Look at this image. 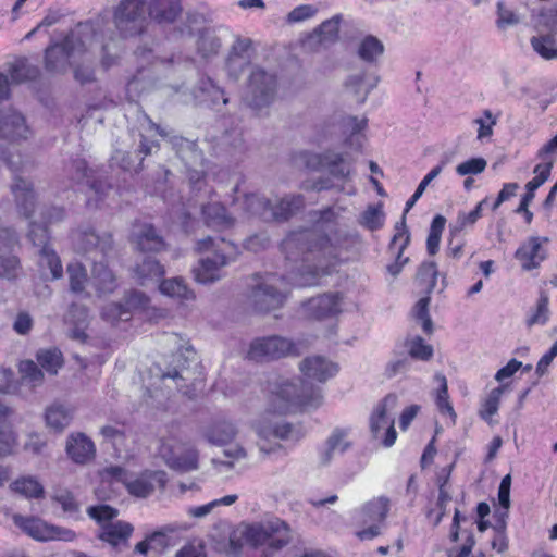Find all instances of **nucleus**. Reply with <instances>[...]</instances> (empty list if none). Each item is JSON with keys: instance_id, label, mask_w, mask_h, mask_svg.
Listing matches in <instances>:
<instances>
[{"instance_id": "obj_48", "label": "nucleus", "mask_w": 557, "mask_h": 557, "mask_svg": "<svg viewBox=\"0 0 557 557\" xmlns=\"http://www.w3.org/2000/svg\"><path fill=\"white\" fill-rule=\"evenodd\" d=\"M408 355L412 359L429 361L434 354L433 347L419 336H408L405 342Z\"/></svg>"}, {"instance_id": "obj_31", "label": "nucleus", "mask_w": 557, "mask_h": 557, "mask_svg": "<svg viewBox=\"0 0 557 557\" xmlns=\"http://www.w3.org/2000/svg\"><path fill=\"white\" fill-rule=\"evenodd\" d=\"M162 457L165 465L180 472H189L198 469L199 454L196 448H187L177 454L172 448L163 447Z\"/></svg>"}, {"instance_id": "obj_52", "label": "nucleus", "mask_w": 557, "mask_h": 557, "mask_svg": "<svg viewBox=\"0 0 557 557\" xmlns=\"http://www.w3.org/2000/svg\"><path fill=\"white\" fill-rule=\"evenodd\" d=\"M549 319L548 296L544 293L541 294L536 308L532 311L525 320V325L531 329L534 325H544Z\"/></svg>"}, {"instance_id": "obj_49", "label": "nucleus", "mask_w": 557, "mask_h": 557, "mask_svg": "<svg viewBox=\"0 0 557 557\" xmlns=\"http://www.w3.org/2000/svg\"><path fill=\"white\" fill-rule=\"evenodd\" d=\"M509 388L508 384H502L498 387L493 388L487 397L482 403V407L480 409V417L485 420L490 421L491 418L497 413L500 398L503 394Z\"/></svg>"}, {"instance_id": "obj_30", "label": "nucleus", "mask_w": 557, "mask_h": 557, "mask_svg": "<svg viewBox=\"0 0 557 557\" xmlns=\"http://www.w3.org/2000/svg\"><path fill=\"white\" fill-rule=\"evenodd\" d=\"M222 48V38L213 28H203L198 32L196 39V53L202 62H210L219 55Z\"/></svg>"}, {"instance_id": "obj_62", "label": "nucleus", "mask_w": 557, "mask_h": 557, "mask_svg": "<svg viewBox=\"0 0 557 557\" xmlns=\"http://www.w3.org/2000/svg\"><path fill=\"white\" fill-rule=\"evenodd\" d=\"M360 223L370 231L380 230L384 225V213L379 207L370 206L361 214Z\"/></svg>"}, {"instance_id": "obj_34", "label": "nucleus", "mask_w": 557, "mask_h": 557, "mask_svg": "<svg viewBox=\"0 0 557 557\" xmlns=\"http://www.w3.org/2000/svg\"><path fill=\"white\" fill-rule=\"evenodd\" d=\"M201 213L206 225L216 231L228 230L235 224V219L227 213L226 208L220 202L202 206Z\"/></svg>"}, {"instance_id": "obj_26", "label": "nucleus", "mask_w": 557, "mask_h": 557, "mask_svg": "<svg viewBox=\"0 0 557 557\" xmlns=\"http://www.w3.org/2000/svg\"><path fill=\"white\" fill-rule=\"evenodd\" d=\"M255 430L261 440L271 438L294 440L297 438V431L288 422L271 420L268 416L261 417L255 424Z\"/></svg>"}, {"instance_id": "obj_6", "label": "nucleus", "mask_w": 557, "mask_h": 557, "mask_svg": "<svg viewBox=\"0 0 557 557\" xmlns=\"http://www.w3.org/2000/svg\"><path fill=\"white\" fill-rule=\"evenodd\" d=\"M242 536L253 547L269 545L273 549H281L292 540L288 524L280 519L246 524Z\"/></svg>"}, {"instance_id": "obj_41", "label": "nucleus", "mask_w": 557, "mask_h": 557, "mask_svg": "<svg viewBox=\"0 0 557 557\" xmlns=\"http://www.w3.org/2000/svg\"><path fill=\"white\" fill-rule=\"evenodd\" d=\"M324 169L333 178L345 183L350 178L352 165L344 154L327 151Z\"/></svg>"}, {"instance_id": "obj_33", "label": "nucleus", "mask_w": 557, "mask_h": 557, "mask_svg": "<svg viewBox=\"0 0 557 557\" xmlns=\"http://www.w3.org/2000/svg\"><path fill=\"white\" fill-rule=\"evenodd\" d=\"M133 525L124 521L106 523L101 525L99 537L112 545L116 549H122L128 545V539L133 533Z\"/></svg>"}, {"instance_id": "obj_39", "label": "nucleus", "mask_w": 557, "mask_h": 557, "mask_svg": "<svg viewBox=\"0 0 557 557\" xmlns=\"http://www.w3.org/2000/svg\"><path fill=\"white\" fill-rule=\"evenodd\" d=\"M164 275V268L151 257H146L134 268V276L138 284L146 286L157 283Z\"/></svg>"}, {"instance_id": "obj_53", "label": "nucleus", "mask_w": 557, "mask_h": 557, "mask_svg": "<svg viewBox=\"0 0 557 557\" xmlns=\"http://www.w3.org/2000/svg\"><path fill=\"white\" fill-rule=\"evenodd\" d=\"M435 379H436V381L440 382V387L437 389L436 399H435L437 409L440 410V412L442 414H449L451 417L453 421H455L456 413H455V410L448 399V387H447L446 377L442 374H436Z\"/></svg>"}, {"instance_id": "obj_59", "label": "nucleus", "mask_w": 557, "mask_h": 557, "mask_svg": "<svg viewBox=\"0 0 557 557\" xmlns=\"http://www.w3.org/2000/svg\"><path fill=\"white\" fill-rule=\"evenodd\" d=\"M550 163H539L534 170L533 173L535 176L527 183L525 188V195H531L532 198L535 197V190L540 188L549 177L550 175Z\"/></svg>"}, {"instance_id": "obj_54", "label": "nucleus", "mask_w": 557, "mask_h": 557, "mask_svg": "<svg viewBox=\"0 0 557 557\" xmlns=\"http://www.w3.org/2000/svg\"><path fill=\"white\" fill-rule=\"evenodd\" d=\"M0 417V458L10 456L16 446V434L12 426L2 421Z\"/></svg>"}, {"instance_id": "obj_32", "label": "nucleus", "mask_w": 557, "mask_h": 557, "mask_svg": "<svg viewBox=\"0 0 557 557\" xmlns=\"http://www.w3.org/2000/svg\"><path fill=\"white\" fill-rule=\"evenodd\" d=\"M11 190L14 195L17 210L25 218H30L34 212L36 195L33 184L21 177H15L11 185Z\"/></svg>"}, {"instance_id": "obj_24", "label": "nucleus", "mask_w": 557, "mask_h": 557, "mask_svg": "<svg viewBox=\"0 0 557 557\" xmlns=\"http://www.w3.org/2000/svg\"><path fill=\"white\" fill-rule=\"evenodd\" d=\"M66 454L75 463L85 465L96 455V446L85 433H71L66 441Z\"/></svg>"}, {"instance_id": "obj_51", "label": "nucleus", "mask_w": 557, "mask_h": 557, "mask_svg": "<svg viewBox=\"0 0 557 557\" xmlns=\"http://www.w3.org/2000/svg\"><path fill=\"white\" fill-rule=\"evenodd\" d=\"M11 488L28 498H39L44 495L42 485L33 476H23L11 484Z\"/></svg>"}, {"instance_id": "obj_15", "label": "nucleus", "mask_w": 557, "mask_h": 557, "mask_svg": "<svg viewBox=\"0 0 557 557\" xmlns=\"http://www.w3.org/2000/svg\"><path fill=\"white\" fill-rule=\"evenodd\" d=\"M72 240L75 249L87 255L91 261L92 258L106 259L113 249V240L110 234L99 235L91 228L76 231L72 235Z\"/></svg>"}, {"instance_id": "obj_50", "label": "nucleus", "mask_w": 557, "mask_h": 557, "mask_svg": "<svg viewBox=\"0 0 557 557\" xmlns=\"http://www.w3.org/2000/svg\"><path fill=\"white\" fill-rule=\"evenodd\" d=\"M159 289L162 294L170 297H176L181 299L194 298V293L187 287L182 277L163 280L159 285Z\"/></svg>"}, {"instance_id": "obj_22", "label": "nucleus", "mask_w": 557, "mask_h": 557, "mask_svg": "<svg viewBox=\"0 0 557 557\" xmlns=\"http://www.w3.org/2000/svg\"><path fill=\"white\" fill-rule=\"evenodd\" d=\"M250 47L251 40L249 38H244L240 36H237L233 45L231 46V49L225 59V66L230 77H232L233 79H238L245 66L248 64V51Z\"/></svg>"}, {"instance_id": "obj_13", "label": "nucleus", "mask_w": 557, "mask_h": 557, "mask_svg": "<svg viewBox=\"0 0 557 557\" xmlns=\"http://www.w3.org/2000/svg\"><path fill=\"white\" fill-rule=\"evenodd\" d=\"M13 522L24 533L36 541H65L72 542L76 539L73 530L62 527L48 524L46 521L36 517H24L22 515H14Z\"/></svg>"}, {"instance_id": "obj_17", "label": "nucleus", "mask_w": 557, "mask_h": 557, "mask_svg": "<svg viewBox=\"0 0 557 557\" xmlns=\"http://www.w3.org/2000/svg\"><path fill=\"white\" fill-rule=\"evenodd\" d=\"M389 502L386 497H377L368 502L359 511V521L369 524L357 532L360 540H372L380 534L379 523L383 522L388 512Z\"/></svg>"}, {"instance_id": "obj_60", "label": "nucleus", "mask_w": 557, "mask_h": 557, "mask_svg": "<svg viewBox=\"0 0 557 557\" xmlns=\"http://www.w3.org/2000/svg\"><path fill=\"white\" fill-rule=\"evenodd\" d=\"M101 317L112 324L117 321H127L131 318L129 309L121 302L106 305L101 310Z\"/></svg>"}, {"instance_id": "obj_55", "label": "nucleus", "mask_w": 557, "mask_h": 557, "mask_svg": "<svg viewBox=\"0 0 557 557\" xmlns=\"http://www.w3.org/2000/svg\"><path fill=\"white\" fill-rule=\"evenodd\" d=\"M342 15H334L332 18L324 21L315 30L313 36H318L321 42L333 41L337 38Z\"/></svg>"}, {"instance_id": "obj_64", "label": "nucleus", "mask_w": 557, "mask_h": 557, "mask_svg": "<svg viewBox=\"0 0 557 557\" xmlns=\"http://www.w3.org/2000/svg\"><path fill=\"white\" fill-rule=\"evenodd\" d=\"M90 518L102 525L106 523H114L112 520L116 518L117 510L109 505L91 506L87 509Z\"/></svg>"}, {"instance_id": "obj_18", "label": "nucleus", "mask_w": 557, "mask_h": 557, "mask_svg": "<svg viewBox=\"0 0 557 557\" xmlns=\"http://www.w3.org/2000/svg\"><path fill=\"white\" fill-rule=\"evenodd\" d=\"M342 298L338 293L323 294L304 304L308 317L315 320L333 318L341 312Z\"/></svg>"}, {"instance_id": "obj_23", "label": "nucleus", "mask_w": 557, "mask_h": 557, "mask_svg": "<svg viewBox=\"0 0 557 557\" xmlns=\"http://www.w3.org/2000/svg\"><path fill=\"white\" fill-rule=\"evenodd\" d=\"M131 239L141 251L158 252L164 248L163 237L156 227L148 223H136L133 225Z\"/></svg>"}, {"instance_id": "obj_45", "label": "nucleus", "mask_w": 557, "mask_h": 557, "mask_svg": "<svg viewBox=\"0 0 557 557\" xmlns=\"http://www.w3.org/2000/svg\"><path fill=\"white\" fill-rule=\"evenodd\" d=\"M22 383L30 388L44 384L45 373L34 360H23L18 364Z\"/></svg>"}, {"instance_id": "obj_57", "label": "nucleus", "mask_w": 557, "mask_h": 557, "mask_svg": "<svg viewBox=\"0 0 557 557\" xmlns=\"http://www.w3.org/2000/svg\"><path fill=\"white\" fill-rule=\"evenodd\" d=\"M437 274L438 272L435 262L424 261L418 269L417 278L420 282V284L425 285L426 292L431 293L436 285Z\"/></svg>"}, {"instance_id": "obj_14", "label": "nucleus", "mask_w": 557, "mask_h": 557, "mask_svg": "<svg viewBox=\"0 0 557 557\" xmlns=\"http://www.w3.org/2000/svg\"><path fill=\"white\" fill-rule=\"evenodd\" d=\"M535 23L539 28L546 29L549 33L531 38L533 50L545 60L557 59V42L553 36V34L557 35V7L541 11Z\"/></svg>"}, {"instance_id": "obj_9", "label": "nucleus", "mask_w": 557, "mask_h": 557, "mask_svg": "<svg viewBox=\"0 0 557 557\" xmlns=\"http://www.w3.org/2000/svg\"><path fill=\"white\" fill-rule=\"evenodd\" d=\"M86 52L82 38L71 32L60 42L50 44L45 50V69L51 73H64L72 65V59Z\"/></svg>"}, {"instance_id": "obj_35", "label": "nucleus", "mask_w": 557, "mask_h": 557, "mask_svg": "<svg viewBox=\"0 0 557 557\" xmlns=\"http://www.w3.org/2000/svg\"><path fill=\"white\" fill-rule=\"evenodd\" d=\"M91 283L99 295L110 294L116 288V280L104 259L92 258Z\"/></svg>"}, {"instance_id": "obj_56", "label": "nucleus", "mask_w": 557, "mask_h": 557, "mask_svg": "<svg viewBox=\"0 0 557 557\" xmlns=\"http://www.w3.org/2000/svg\"><path fill=\"white\" fill-rule=\"evenodd\" d=\"M67 274L70 281V289L75 294H81L85 289L87 274L85 268L81 263H70L67 265Z\"/></svg>"}, {"instance_id": "obj_21", "label": "nucleus", "mask_w": 557, "mask_h": 557, "mask_svg": "<svg viewBox=\"0 0 557 557\" xmlns=\"http://www.w3.org/2000/svg\"><path fill=\"white\" fill-rule=\"evenodd\" d=\"M547 242L546 237L533 236L518 248L515 257L521 262L523 270L536 269L546 259V251L542 244Z\"/></svg>"}, {"instance_id": "obj_20", "label": "nucleus", "mask_w": 557, "mask_h": 557, "mask_svg": "<svg viewBox=\"0 0 557 557\" xmlns=\"http://www.w3.org/2000/svg\"><path fill=\"white\" fill-rule=\"evenodd\" d=\"M193 95L199 103L212 108H218L220 104H226L228 102L225 90L209 76L199 78L194 87Z\"/></svg>"}, {"instance_id": "obj_11", "label": "nucleus", "mask_w": 557, "mask_h": 557, "mask_svg": "<svg viewBox=\"0 0 557 557\" xmlns=\"http://www.w3.org/2000/svg\"><path fill=\"white\" fill-rule=\"evenodd\" d=\"M147 5V0H121L114 8L113 21L124 37L143 33L146 25Z\"/></svg>"}, {"instance_id": "obj_63", "label": "nucleus", "mask_w": 557, "mask_h": 557, "mask_svg": "<svg viewBox=\"0 0 557 557\" xmlns=\"http://www.w3.org/2000/svg\"><path fill=\"white\" fill-rule=\"evenodd\" d=\"M487 166V161L482 158H471L459 163L456 166V173L460 176L476 175L482 173Z\"/></svg>"}, {"instance_id": "obj_10", "label": "nucleus", "mask_w": 557, "mask_h": 557, "mask_svg": "<svg viewBox=\"0 0 557 557\" xmlns=\"http://www.w3.org/2000/svg\"><path fill=\"white\" fill-rule=\"evenodd\" d=\"M398 397L396 394H387L373 409L369 425L374 438L380 440L385 447H391L397 433L394 426V411L397 407Z\"/></svg>"}, {"instance_id": "obj_1", "label": "nucleus", "mask_w": 557, "mask_h": 557, "mask_svg": "<svg viewBox=\"0 0 557 557\" xmlns=\"http://www.w3.org/2000/svg\"><path fill=\"white\" fill-rule=\"evenodd\" d=\"M285 255L287 274H268L258 282L249 296L253 308L268 312L280 308L285 298V281L295 286H311L326 273L331 260L337 257V249L331 239L314 228L292 231L281 244Z\"/></svg>"}, {"instance_id": "obj_61", "label": "nucleus", "mask_w": 557, "mask_h": 557, "mask_svg": "<svg viewBox=\"0 0 557 557\" xmlns=\"http://www.w3.org/2000/svg\"><path fill=\"white\" fill-rule=\"evenodd\" d=\"M22 268L20 259L16 256H1L0 255V277L9 281L15 280L21 274Z\"/></svg>"}, {"instance_id": "obj_5", "label": "nucleus", "mask_w": 557, "mask_h": 557, "mask_svg": "<svg viewBox=\"0 0 557 557\" xmlns=\"http://www.w3.org/2000/svg\"><path fill=\"white\" fill-rule=\"evenodd\" d=\"M101 476L103 480L111 479L123 483L131 495L140 498L148 497L157 487L163 490L168 482L166 473L162 470H146L137 476H132L117 466L103 469Z\"/></svg>"}, {"instance_id": "obj_37", "label": "nucleus", "mask_w": 557, "mask_h": 557, "mask_svg": "<svg viewBox=\"0 0 557 557\" xmlns=\"http://www.w3.org/2000/svg\"><path fill=\"white\" fill-rule=\"evenodd\" d=\"M170 143L175 149L177 156L185 162L186 166H198L203 163V156L197 148L196 141L181 136H172Z\"/></svg>"}, {"instance_id": "obj_29", "label": "nucleus", "mask_w": 557, "mask_h": 557, "mask_svg": "<svg viewBox=\"0 0 557 557\" xmlns=\"http://www.w3.org/2000/svg\"><path fill=\"white\" fill-rule=\"evenodd\" d=\"M65 323L69 325V336L72 339L79 343L87 341L89 315L85 306L73 304L65 315Z\"/></svg>"}, {"instance_id": "obj_40", "label": "nucleus", "mask_w": 557, "mask_h": 557, "mask_svg": "<svg viewBox=\"0 0 557 557\" xmlns=\"http://www.w3.org/2000/svg\"><path fill=\"white\" fill-rule=\"evenodd\" d=\"M244 213L258 216L263 221L269 222L271 200L267 197L257 194H245L243 201L239 203Z\"/></svg>"}, {"instance_id": "obj_8", "label": "nucleus", "mask_w": 557, "mask_h": 557, "mask_svg": "<svg viewBox=\"0 0 557 557\" xmlns=\"http://www.w3.org/2000/svg\"><path fill=\"white\" fill-rule=\"evenodd\" d=\"M307 346L304 342L278 335L256 338L251 342L248 350V358L255 361H269L287 356H299Z\"/></svg>"}, {"instance_id": "obj_25", "label": "nucleus", "mask_w": 557, "mask_h": 557, "mask_svg": "<svg viewBox=\"0 0 557 557\" xmlns=\"http://www.w3.org/2000/svg\"><path fill=\"white\" fill-rule=\"evenodd\" d=\"M348 435V429L336 428L332 431L319 450V461L322 466L330 465L336 454H344L350 448Z\"/></svg>"}, {"instance_id": "obj_27", "label": "nucleus", "mask_w": 557, "mask_h": 557, "mask_svg": "<svg viewBox=\"0 0 557 557\" xmlns=\"http://www.w3.org/2000/svg\"><path fill=\"white\" fill-rule=\"evenodd\" d=\"M147 12L159 24H172L182 14V0H149Z\"/></svg>"}, {"instance_id": "obj_28", "label": "nucleus", "mask_w": 557, "mask_h": 557, "mask_svg": "<svg viewBox=\"0 0 557 557\" xmlns=\"http://www.w3.org/2000/svg\"><path fill=\"white\" fill-rule=\"evenodd\" d=\"M305 207V198L300 194H288L271 202L269 221L285 222L301 211Z\"/></svg>"}, {"instance_id": "obj_3", "label": "nucleus", "mask_w": 557, "mask_h": 557, "mask_svg": "<svg viewBox=\"0 0 557 557\" xmlns=\"http://www.w3.org/2000/svg\"><path fill=\"white\" fill-rule=\"evenodd\" d=\"M323 400L319 386H314L300 379L277 380L271 389L270 410L285 414L293 409H315Z\"/></svg>"}, {"instance_id": "obj_12", "label": "nucleus", "mask_w": 557, "mask_h": 557, "mask_svg": "<svg viewBox=\"0 0 557 557\" xmlns=\"http://www.w3.org/2000/svg\"><path fill=\"white\" fill-rule=\"evenodd\" d=\"M275 95V76L260 67L252 70L245 94L246 103L253 110L260 111L274 101Z\"/></svg>"}, {"instance_id": "obj_42", "label": "nucleus", "mask_w": 557, "mask_h": 557, "mask_svg": "<svg viewBox=\"0 0 557 557\" xmlns=\"http://www.w3.org/2000/svg\"><path fill=\"white\" fill-rule=\"evenodd\" d=\"M39 368L48 375H57L64 364L63 354L58 348L39 349L36 352V361Z\"/></svg>"}, {"instance_id": "obj_7", "label": "nucleus", "mask_w": 557, "mask_h": 557, "mask_svg": "<svg viewBox=\"0 0 557 557\" xmlns=\"http://www.w3.org/2000/svg\"><path fill=\"white\" fill-rule=\"evenodd\" d=\"M64 172L74 184L85 183L88 187L86 205L98 208L106 198L111 185L98 172L89 170L84 159H74L65 165Z\"/></svg>"}, {"instance_id": "obj_47", "label": "nucleus", "mask_w": 557, "mask_h": 557, "mask_svg": "<svg viewBox=\"0 0 557 557\" xmlns=\"http://www.w3.org/2000/svg\"><path fill=\"white\" fill-rule=\"evenodd\" d=\"M384 52L383 42L375 36H366L358 48V55L368 63H374Z\"/></svg>"}, {"instance_id": "obj_44", "label": "nucleus", "mask_w": 557, "mask_h": 557, "mask_svg": "<svg viewBox=\"0 0 557 557\" xmlns=\"http://www.w3.org/2000/svg\"><path fill=\"white\" fill-rule=\"evenodd\" d=\"M409 240L410 236L408 230H404V232H396V234L392 238V242L389 244L391 249L395 248L397 243L400 242L396 260L387 265V272L393 276H397L401 272L403 267L409 261V258L407 257L401 258L404 250L409 244Z\"/></svg>"}, {"instance_id": "obj_19", "label": "nucleus", "mask_w": 557, "mask_h": 557, "mask_svg": "<svg viewBox=\"0 0 557 557\" xmlns=\"http://www.w3.org/2000/svg\"><path fill=\"white\" fill-rule=\"evenodd\" d=\"M299 369L305 377L320 383L326 382L338 372V366L323 356L305 358L300 362Z\"/></svg>"}, {"instance_id": "obj_4", "label": "nucleus", "mask_w": 557, "mask_h": 557, "mask_svg": "<svg viewBox=\"0 0 557 557\" xmlns=\"http://www.w3.org/2000/svg\"><path fill=\"white\" fill-rule=\"evenodd\" d=\"M64 210L52 207L41 212L44 223L30 222L27 238L33 246L38 248V265L42 272L49 270L52 280L60 278L63 274L61 260L50 245V236L46 223L61 221L64 218ZM46 275V273H44Z\"/></svg>"}, {"instance_id": "obj_46", "label": "nucleus", "mask_w": 557, "mask_h": 557, "mask_svg": "<svg viewBox=\"0 0 557 557\" xmlns=\"http://www.w3.org/2000/svg\"><path fill=\"white\" fill-rule=\"evenodd\" d=\"M487 202V198L481 200L475 208L470 212H458L456 221L454 224H450L449 232L451 237L456 234L460 233L462 230L473 226L479 219L482 216L483 207Z\"/></svg>"}, {"instance_id": "obj_58", "label": "nucleus", "mask_w": 557, "mask_h": 557, "mask_svg": "<svg viewBox=\"0 0 557 557\" xmlns=\"http://www.w3.org/2000/svg\"><path fill=\"white\" fill-rule=\"evenodd\" d=\"M429 304L430 297H423L418 300L414 305L412 314L417 321L421 322L422 330L426 334H432L433 332V322L429 314Z\"/></svg>"}, {"instance_id": "obj_38", "label": "nucleus", "mask_w": 557, "mask_h": 557, "mask_svg": "<svg viewBox=\"0 0 557 557\" xmlns=\"http://www.w3.org/2000/svg\"><path fill=\"white\" fill-rule=\"evenodd\" d=\"M74 416V408L70 405L54 401L46 409L47 425L55 431H62L72 421Z\"/></svg>"}, {"instance_id": "obj_36", "label": "nucleus", "mask_w": 557, "mask_h": 557, "mask_svg": "<svg viewBox=\"0 0 557 557\" xmlns=\"http://www.w3.org/2000/svg\"><path fill=\"white\" fill-rule=\"evenodd\" d=\"M237 435V429L233 422L218 420L203 431V437L208 443L215 446H224L231 443Z\"/></svg>"}, {"instance_id": "obj_2", "label": "nucleus", "mask_w": 557, "mask_h": 557, "mask_svg": "<svg viewBox=\"0 0 557 557\" xmlns=\"http://www.w3.org/2000/svg\"><path fill=\"white\" fill-rule=\"evenodd\" d=\"M196 250L206 256L201 257L193 269L198 283L212 284L223 277V268L234 262L239 253L238 247L222 237H206L196 244Z\"/></svg>"}, {"instance_id": "obj_16", "label": "nucleus", "mask_w": 557, "mask_h": 557, "mask_svg": "<svg viewBox=\"0 0 557 557\" xmlns=\"http://www.w3.org/2000/svg\"><path fill=\"white\" fill-rule=\"evenodd\" d=\"M32 136L33 131L20 111L13 108L0 109V139L18 144Z\"/></svg>"}, {"instance_id": "obj_43", "label": "nucleus", "mask_w": 557, "mask_h": 557, "mask_svg": "<svg viewBox=\"0 0 557 557\" xmlns=\"http://www.w3.org/2000/svg\"><path fill=\"white\" fill-rule=\"evenodd\" d=\"M379 77L367 79L364 73L355 74L347 78L345 86L356 97L358 103H363L371 90L377 85Z\"/></svg>"}]
</instances>
